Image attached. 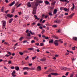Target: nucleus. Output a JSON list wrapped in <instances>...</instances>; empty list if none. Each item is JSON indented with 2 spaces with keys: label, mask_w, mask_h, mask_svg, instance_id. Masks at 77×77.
Masks as SVG:
<instances>
[{
  "label": "nucleus",
  "mask_w": 77,
  "mask_h": 77,
  "mask_svg": "<svg viewBox=\"0 0 77 77\" xmlns=\"http://www.w3.org/2000/svg\"><path fill=\"white\" fill-rule=\"evenodd\" d=\"M53 38H55V39H59V37H58L56 36L55 35H54L53 36Z\"/></svg>",
  "instance_id": "obj_29"
},
{
  "label": "nucleus",
  "mask_w": 77,
  "mask_h": 77,
  "mask_svg": "<svg viewBox=\"0 0 77 77\" xmlns=\"http://www.w3.org/2000/svg\"><path fill=\"white\" fill-rule=\"evenodd\" d=\"M68 74H69V72H67L65 74L67 76V75H68Z\"/></svg>",
  "instance_id": "obj_56"
},
{
  "label": "nucleus",
  "mask_w": 77,
  "mask_h": 77,
  "mask_svg": "<svg viewBox=\"0 0 77 77\" xmlns=\"http://www.w3.org/2000/svg\"><path fill=\"white\" fill-rule=\"evenodd\" d=\"M51 6H52V7H50V9H54V5H53V6H52V5H51Z\"/></svg>",
  "instance_id": "obj_38"
},
{
  "label": "nucleus",
  "mask_w": 77,
  "mask_h": 77,
  "mask_svg": "<svg viewBox=\"0 0 77 77\" xmlns=\"http://www.w3.org/2000/svg\"><path fill=\"white\" fill-rule=\"evenodd\" d=\"M65 15H68V13H65Z\"/></svg>",
  "instance_id": "obj_62"
},
{
  "label": "nucleus",
  "mask_w": 77,
  "mask_h": 77,
  "mask_svg": "<svg viewBox=\"0 0 77 77\" xmlns=\"http://www.w3.org/2000/svg\"><path fill=\"white\" fill-rule=\"evenodd\" d=\"M64 10L66 12H67V11H68V9L65 8H64Z\"/></svg>",
  "instance_id": "obj_40"
},
{
  "label": "nucleus",
  "mask_w": 77,
  "mask_h": 77,
  "mask_svg": "<svg viewBox=\"0 0 77 77\" xmlns=\"http://www.w3.org/2000/svg\"><path fill=\"white\" fill-rule=\"evenodd\" d=\"M74 15V13L72 14H71L69 16H68L67 17V19H71L72 18V17H73Z\"/></svg>",
  "instance_id": "obj_3"
},
{
  "label": "nucleus",
  "mask_w": 77,
  "mask_h": 77,
  "mask_svg": "<svg viewBox=\"0 0 77 77\" xmlns=\"http://www.w3.org/2000/svg\"><path fill=\"white\" fill-rule=\"evenodd\" d=\"M49 15H50V16H52V15H53V14H52L51 12H49Z\"/></svg>",
  "instance_id": "obj_41"
},
{
  "label": "nucleus",
  "mask_w": 77,
  "mask_h": 77,
  "mask_svg": "<svg viewBox=\"0 0 77 77\" xmlns=\"http://www.w3.org/2000/svg\"><path fill=\"white\" fill-rule=\"evenodd\" d=\"M23 39H24V37H22L20 38L19 41H22Z\"/></svg>",
  "instance_id": "obj_27"
},
{
  "label": "nucleus",
  "mask_w": 77,
  "mask_h": 77,
  "mask_svg": "<svg viewBox=\"0 0 77 77\" xmlns=\"http://www.w3.org/2000/svg\"><path fill=\"white\" fill-rule=\"evenodd\" d=\"M46 58L45 57H44L42 59H40V61H43V62H45L46 60Z\"/></svg>",
  "instance_id": "obj_17"
},
{
  "label": "nucleus",
  "mask_w": 77,
  "mask_h": 77,
  "mask_svg": "<svg viewBox=\"0 0 77 77\" xmlns=\"http://www.w3.org/2000/svg\"><path fill=\"white\" fill-rule=\"evenodd\" d=\"M11 69H14V66H12L11 67Z\"/></svg>",
  "instance_id": "obj_54"
},
{
  "label": "nucleus",
  "mask_w": 77,
  "mask_h": 77,
  "mask_svg": "<svg viewBox=\"0 0 77 77\" xmlns=\"http://www.w3.org/2000/svg\"><path fill=\"white\" fill-rule=\"evenodd\" d=\"M27 50H34V49L32 48H28Z\"/></svg>",
  "instance_id": "obj_31"
},
{
  "label": "nucleus",
  "mask_w": 77,
  "mask_h": 77,
  "mask_svg": "<svg viewBox=\"0 0 77 77\" xmlns=\"http://www.w3.org/2000/svg\"><path fill=\"white\" fill-rule=\"evenodd\" d=\"M29 66H32V64H29Z\"/></svg>",
  "instance_id": "obj_59"
},
{
  "label": "nucleus",
  "mask_w": 77,
  "mask_h": 77,
  "mask_svg": "<svg viewBox=\"0 0 77 77\" xmlns=\"http://www.w3.org/2000/svg\"><path fill=\"white\" fill-rule=\"evenodd\" d=\"M27 6L29 7V8H30L32 6V5L30 4V2H28V3L27 5Z\"/></svg>",
  "instance_id": "obj_8"
},
{
  "label": "nucleus",
  "mask_w": 77,
  "mask_h": 77,
  "mask_svg": "<svg viewBox=\"0 0 77 77\" xmlns=\"http://www.w3.org/2000/svg\"><path fill=\"white\" fill-rule=\"evenodd\" d=\"M29 33H31V35H35V33L33 32L32 33V31H31V30L29 31Z\"/></svg>",
  "instance_id": "obj_25"
},
{
  "label": "nucleus",
  "mask_w": 77,
  "mask_h": 77,
  "mask_svg": "<svg viewBox=\"0 0 77 77\" xmlns=\"http://www.w3.org/2000/svg\"><path fill=\"white\" fill-rule=\"evenodd\" d=\"M38 3H43V1H40L38 2Z\"/></svg>",
  "instance_id": "obj_47"
},
{
  "label": "nucleus",
  "mask_w": 77,
  "mask_h": 77,
  "mask_svg": "<svg viewBox=\"0 0 77 77\" xmlns=\"http://www.w3.org/2000/svg\"><path fill=\"white\" fill-rule=\"evenodd\" d=\"M60 20H56L54 21V23H60Z\"/></svg>",
  "instance_id": "obj_4"
},
{
  "label": "nucleus",
  "mask_w": 77,
  "mask_h": 77,
  "mask_svg": "<svg viewBox=\"0 0 77 77\" xmlns=\"http://www.w3.org/2000/svg\"><path fill=\"white\" fill-rule=\"evenodd\" d=\"M12 21H13V18L11 19L9 21V23H11Z\"/></svg>",
  "instance_id": "obj_26"
},
{
  "label": "nucleus",
  "mask_w": 77,
  "mask_h": 77,
  "mask_svg": "<svg viewBox=\"0 0 77 77\" xmlns=\"http://www.w3.org/2000/svg\"><path fill=\"white\" fill-rule=\"evenodd\" d=\"M72 7L71 8V11H73V9H74L75 8V5H74V3L72 4Z\"/></svg>",
  "instance_id": "obj_10"
},
{
  "label": "nucleus",
  "mask_w": 77,
  "mask_h": 77,
  "mask_svg": "<svg viewBox=\"0 0 77 77\" xmlns=\"http://www.w3.org/2000/svg\"><path fill=\"white\" fill-rule=\"evenodd\" d=\"M51 72V69H49L48 70L45 72L46 74H48V72Z\"/></svg>",
  "instance_id": "obj_9"
},
{
  "label": "nucleus",
  "mask_w": 77,
  "mask_h": 77,
  "mask_svg": "<svg viewBox=\"0 0 77 77\" xmlns=\"http://www.w3.org/2000/svg\"><path fill=\"white\" fill-rule=\"evenodd\" d=\"M36 58V56H35L34 57H33L32 58V60H34V59H35Z\"/></svg>",
  "instance_id": "obj_33"
},
{
  "label": "nucleus",
  "mask_w": 77,
  "mask_h": 77,
  "mask_svg": "<svg viewBox=\"0 0 77 77\" xmlns=\"http://www.w3.org/2000/svg\"><path fill=\"white\" fill-rule=\"evenodd\" d=\"M6 26L5 25H2V27L3 29H5V27Z\"/></svg>",
  "instance_id": "obj_49"
},
{
  "label": "nucleus",
  "mask_w": 77,
  "mask_h": 77,
  "mask_svg": "<svg viewBox=\"0 0 77 77\" xmlns=\"http://www.w3.org/2000/svg\"><path fill=\"white\" fill-rule=\"evenodd\" d=\"M35 69H36L35 68H29V69H30V70H35Z\"/></svg>",
  "instance_id": "obj_23"
},
{
  "label": "nucleus",
  "mask_w": 77,
  "mask_h": 77,
  "mask_svg": "<svg viewBox=\"0 0 77 77\" xmlns=\"http://www.w3.org/2000/svg\"><path fill=\"white\" fill-rule=\"evenodd\" d=\"M73 40L74 41H77V37H73L72 38Z\"/></svg>",
  "instance_id": "obj_20"
},
{
  "label": "nucleus",
  "mask_w": 77,
  "mask_h": 77,
  "mask_svg": "<svg viewBox=\"0 0 77 77\" xmlns=\"http://www.w3.org/2000/svg\"><path fill=\"white\" fill-rule=\"evenodd\" d=\"M14 68L16 71H19V70H20V67L18 66H15V67Z\"/></svg>",
  "instance_id": "obj_14"
},
{
  "label": "nucleus",
  "mask_w": 77,
  "mask_h": 77,
  "mask_svg": "<svg viewBox=\"0 0 77 77\" xmlns=\"http://www.w3.org/2000/svg\"><path fill=\"white\" fill-rule=\"evenodd\" d=\"M33 8V11L32 12V14L33 15H35L36 14V7L35 6H32Z\"/></svg>",
  "instance_id": "obj_1"
},
{
  "label": "nucleus",
  "mask_w": 77,
  "mask_h": 77,
  "mask_svg": "<svg viewBox=\"0 0 77 77\" xmlns=\"http://www.w3.org/2000/svg\"><path fill=\"white\" fill-rule=\"evenodd\" d=\"M16 72H15V71L14 70L13 71V72L12 73V76H13V77H16L17 75H15Z\"/></svg>",
  "instance_id": "obj_6"
},
{
  "label": "nucleus",
  "mask_w": 77,
  "mask_h": 77,
  "mask_svg": "<svg viewBox=\"0 0 77 77\" xmlns=\"http://www.w3.org/2000/svg\"><path fill=\"white\" fill-rule=\"evenodd\" d=\"M27 42V41L25 40L23 42V43H26V42Z\"/></svg>",
  "instance_id": "obj_53"
},
{
  "label": "nucleus",
  "mask_w": 77,
  "mask_h": 77,
  "mask_svg": "<svg viewBox=\"0 0 77 77\" xmlns=\"http://www.w3.org/2000/svg\"><path fill=\"white\" fill-rule=\"evenodd\" d=\"M69 53L68 52H66L65 54V56H68V55H69Z\"/></svg>",
  "instance_id": "obj_37"
},
{
  "label": "nucleus",
  "mask_w": 77,
  "mask_h": 77,
  "mask_svg": "<svg viewBox=\"0 0 77 77\" xmlns=\"http://www.w3.org/2000/svg\"><path fill=\"white\" fill-rule=\"evenodd\" d=\"M48 77H51V74H49L48 75Z\"/></svg>",
  "instance_id": "obj_64"
},
{
  "label": "nucleus",
  "mask_w": 77,
  "mask_h": 77,
  "mask_svg": "<svg viewBox=\"0 0 77 77\" xmlns=\"http://www.w3.org/2000/svg\"><path fill=\"white\" fill-rule=\"evenodd\" d=\"M23 70H29V68L28 67H24L23 68Z\"/></svg>",
  "instance_id": "obj_16"
},
{
  "label": "nucleus",
  "mask_w": 77,
  "mask_h": 77,
  "mask_svg": "<svg viewBox=\"0 0 77 77\" xmlns=\"http://www.w3.org/2000/svg\"><path fill=\"white\" fill-rule=\"evenodd\" d=\"M54 41V40H53V39L50 40L49 41V43L50 44V43H53V42Z\"/></svg>",
  "instance_id": "obj_22"
},
{
  "label": "nucleus",
  "mask_w": 77,
  "mask_h": 77,
  "mask_svg": "<svg viewBox=\"0 0 77 77\" xmlns=\"http://www.w3.org/2000/svg\"><path fill=\"white\" fill-rule=\"evenodd\" d=\"M54 44L55 45L56 47L59 46V40H55L54 41Z\"/></svg>",
  "instance_id": "obj_2"
},
{
  "label": "nucleus",
  "mask_w": 77,
  "mask_h": 77,
  "mask_svg": "<svg viewBox=\"0 0 77 77\" xmlns=\"http://www.w3.org/2000/svg\"><path fill=\"white\" fill-rule=\"evenodd\" d=\"M44 32H45V30L43 29L42 30V33H44Z\"/></svg>",
  "instance_id": "obj_63"
},
{
  "label": "nucleus",
  "mask_w": 77,
  "mask_h": 77,
  "mask_svg": "<svg viewBox=\"0 0 77 77\" xmlns=\"http://www.w3.org/2000/svg\"><path fill=\"white\" fill-rule=\"evenodd\" d=\"M8 54H9L10 55H11L12 54L11 53V52H8Z\"/></svg>",
  "instance_id": "obj_61"
},
{
  "label": "nucleus",
  "mask_w": 77,
  "mask_h": 77,
  "mask_svg": "<svg viewBox=\"0 0 77 77\" xmlns=\"http://www.w3.org/2000/svg\"><path fill=\"white\" fill-rule=\"evenodd\" d=\"M5 56L6 57H9V56H10V55L8 54H6Z\"/></svg>",
  "instance_id": "obj_60"
},
{
  "label": "nucleus",
  "mask_w": 77,
  "mask_h": 77,
  "mask_svg": "<svg viewBox=\"0 0 77 77\" xmlns=\"http://www.w3.org/2000/svg\"><path fill=\"white\" fill-rule=\"evenodd\" d=\"M14 11H15V9H13L12 10V13H13V12H14Z\"/></svg>",
  "instance_id": "obj_51"
},
{
  "label": "nucleus",
  "mask_w": 77,
  "mask_h": 77,
  "mask_svg": "<svg viewBox=\"0 0 77 77\" xmlns=\"http://www.w3.org/2000/svg\"><path fill=\"white\" fill-rule=\"evenodd\" d=\"M66 2L67 3H68L69 1H68V0H64V2Z\"/></svg>",
  "instance_id": "obj_32"
},
{
  "label": "nucleus",
  "mask_w": 77,
  "mask_h": 77,
  "mask_svg": "<svg viewBox=\"0 0 77 77\" xmlns=\"http://www.w3.org/2000/svg\"><path fill=\"white\" fill-rule=\"evenodd\" d=\"M8 63H9V64H11V63H12V61H11V60H9L8 61Z\"/></svg>",
  "instance_id": "obj_48"
},
{
  "label": "nucleus",
  "mask_w": 77,
  "mask_h": 77,
  "mask_svg": "<svg viewBox=\"0 0 77 77\" xmlns=\"http://www.w3.org/2000/svg\"><path fill=\"white\" fill-rule=\"evenodd\" d=\"M21 4H20L19 5H18V6L17 7V8H18L19 7H20V6H21Z\"/></svg>",
  "instance_id": "obj_50"
},
{
  "label": "nucleus",
  "mask_w": 77,
  "mask_h": 77,
  "mask_svg": "<svg viewBox=\"0 0 77 77\" xmlns=\"http://www.w3.org/2000/svg\"><path fill=\"white\" fill-rule=\"evenodd\" d=\"M19 54H20V55H21V56H22L23 55L24 53L23 52H19Z\"/></svg>",
  "instance_id": "obj_39"
},
{
  "label": "nucleus",
  "mask_w": 77,
  "mask_h": 77,
  "mask_svg": "<svg viewBox=\"0 0 77 77\" xmlns=\"http://www.w3.org/2000/svg\"><path fill=\"white\" fill-rule=\"evenodd\" d=\"M9 11V10H7L5 11V14H8V12Z\"/></svg>",
  "instance_id": "obj_55"
},
{
  "label": "nucleus",
  "mask_w": 77,
  "mask_h": 77,
  "mask_svg": "<svg viewBox=\"0 0 77 77\" xmlns=\"http://www.w3.org/2000/svg\"><path fill=\"white\" fill-rule=\"evenodd\" d=\"M50 1H51V0H49ZM52 3H51V6H54L55 4H56V1H54V0H52Z\"/></svg>",
  "instance_id": "obj_5"
},
{
  "label": "nucleus",
  "mask_w": 77,
  "mask_h": 77,
  "mask_svg": "<svg viewBox=\"0 0 77 77\" xmlns=\"http://www.w3.org/2000/svg\"><path fill=\"white\" fill-rule=\"evenodd\" d=\"M24 75H26V74H27L28 73L27 72H25L24 73Z\"/></svg>",
  "instance_id": "obj_58"
},
{
  "label": "nucleus",
  "mask_w": 77,
  "mask_h": 77,
  "mask_svg": "<svg viewBox=\"0 0 77 77\" xmlns=\"http://www.w3.org/2000/svg\"><path fill=\"white\" fill-rule=\"evenodd\" d=\"M35 41L33 40H32L31 41V43L32 44H33V43H35Z\"/></svg>",
  "instance_id": "obj_44"
},
{
  "label": "nucleus",
  "mask_w": 77,
  "mask_h": 77,
  "mask_svg": "<svg viewBox=\"0 0 77 77\" xmlns=\"http://www.w3.org/2000/svg\"><path fill=\"white\" fill-rule=\"evenodd\" d=\"M15 1H13L9 5V6H12L15 4Z\"/></svg>",
  "instance_id": "obj_11"
},
{
  "label": "nucleus",
  "mask_w": 77,
  "mask_h": 77,
  "mask_svg": "<svg viewBox=\"0 0 77 77\" xmlns=\"http://www.w3.org/2000/svg\"><path fill=\"white\" fill-rule=\"evenodd\" d=\"M26 36H30V34L29 32H28V33L26 34Z\"/></svg>",
  "instance_id": "obj_30"
},
{
  "label": "nucleus",
  "mask_w": 77,
  "mask_h": 77,
  "mask_svg": "<svg viewBox=\"0 0 77 77\" xmlns=\"http://www.w3.org/2000/svg\"><path fill=\"white\" fill-rule=\"evenodd\" d=\"M2 26H6V21H2Z\"/></svg>",
  "instance_id": "obj_12"
},
{
  "label": "nucleus",
  "mask_w": 77,
  "mask_h": 77,
  "mask_svg": "<svg viewBox=\"0 0 77 77\" xmlns=\"http://www.w3.org/2000/svg\"><path fill=\"white\" fill-rule=\"evenodd\" d=\"M44 43H40V46H44Z\"/></svg>",
  "instance_id": "obj_42"
},
{
  "label": "nucleus",
  "mask_w": 77,
  "mask_h": 77,
  "mask_svg": "<svg viewBox=\"0 0 77 77\" xmlns=\"http://www.w3.org/2000/svg\"><path fill=\"white\" fill-rule=\"evenodd\" d=\"M35 5L36 6H38L39 5V1H36V2H35Z\"/></svg>",
  "instance_id": "obj_18"
},
{
  "label": "nucleus",
  "mask_w": 77,
  "mask_h": 77,
  "mask_svg": "<svg viewBox=\"0 0 77 77\" xmlns=\"http://www.w3.org/2000/svg\"><path fill=\"white\" fill-rule=\"evenodd\" d=\"M35 45H37V46H38V45H39V43H36L35 44Z\"/></svg>",
  "instance_id": "obj_45"
},
{
  "label": "nucleus",
  "mask_w": 77,
  "mask_h": 77,
  "mask_svg": "<svg viewBox=\"0 0 77 77\" xmlns=\"http://www.w3.org/2000/svg\"><path fill=\"white\" fill-rule=\"evenodd\" d=\"M4 10H5V8H4V7H2L1 9V12H4Z\"/></svg>",
  "instance_id": "obj_19"
},
{
  "label": "nucleus",
  "mask_w": 77,
  "mask_h": 77,
  "mask_svg": "<svg viewBox=\"0 0 77 77\" xmlns=\"http://www.w3.org/2000/svg\"><path fill=\"white\" fill-rule=\"evenodd\" d=\"M34 18L35 19H36L37 20H39V18H38V17L36 15H34Z\"/></svg>",
  "instance_id": "obj_24"
},
{
  "label": "nucleus",
  "mask_w": 77,
  "mask_h": 77,
  "mask_svg": "<svg viewBox=\"0 0 77 77\" xmlns=\"http://www.w3.org/2000/svg\"><path fill=\"white\" fill-rule=\"evenodd\" d=\"M51 75H58V74L57 73H51Z\"/></svg>",
  "instance_id": "obj_15"
},
{
  "label": "nucleus",
  "mask_w": 77,
  "mask_h": 77,
  "mask_svg": "<svg viewBox=\"0 0 77 77\" xmlns=\"http://www.w3.org/2000/svg\"><path fill=\"white\" fill-rule=\"evenodd\" d=\"M7 17L8 18H12L13 17V15L12 14L10 15V14H8L7 15Z\"/></svg>",
  "instance_id": "obj_13"
},
{
  "label": "nucleus",
  "mask_w": 77,
  "mask_h": 77,
  "mask_svg": "<svg viewBox=\"0 0 77 77\" xmlns=\"http://www.w3.org/2000/svg\"><path fill=\"white\" fill-rule=\"evenodd\" d=\"M53 27H57V25H53L52 26Z\"/></svg>",
  "instance_id": "obj_52"
},
{
  "label": "nucleus",
  "mask_w": 77,
  "mask_h": 77,
  "mask_svg": "<svg viewBox=\"0 0 77 77\" xmlns=\"http://www.w3.org/2000/svg\"><path fill=\"white\" fill-rule=\"evenodd\" d=\"M25 60H27L29 59V56H27L25 58Z\"/></svg>",
  "instance_id": "obj_43"
},
{
  "label": "nucleus",
  "mask_w": 77,
  "mask_h": 77,
  "mask_svg": "<svg viewBox=\"0 0 77 77\" xmlns=\"http://www.w3.org/2000/svg\"><path fill=\"white\" fill-rule=\"evenodd\" d=\"M75 47H72V49L73 50H75Z\"/></svg>",
  "instance_id": "obj_57"
},
{
  "label": "nucleus",
  "mask_w": 77,
  "mask_h": 77,
  "mask_svg": "<svg viewBox=\"0 0 77 77\" xmlns=\"http://www.w3.org/2000/svg\"><path fill=\"white\" fill-rule=\"evenodd\" d=\"M45 3L46 4V5H48V4H49V2H48V1H46L45 2Z\"/></svg>",
  "instance_id": "obj_36"
},
{
  "label": "nucleus",
  "mask_w": 77,
  "mask_h": 77,
  "mask_svg": "<svg viewBox=\"0 0 77 77\" xmlns=\"http://www.w3.org/2000/svg\"><path fill=\"white\" fill-rule=\"evenodd\" d=\"M61 30L60 29H59L58 30V31L57 32V33H60V32Z\"/></svg>",
  "instance_id": "obj_34"
},
{
  "label": "nucleus",
  "mask_w": 77,
  "mask_h": 77,
  "mask_svg": "<svg viewBox=\"0 0 77 77\" xmlns=\"http://www.w3.org/2000/svg\"><path fill=\"white\" fill-rule=\"evenodd\" d=\"M37 70L38 71H41V67L40 66H38L37 68Z\"/></svg>",
  "instance_id": "obj_7"
},
{
  "label": "nucleus",
  "mask_w": 77,
  "mask_h": 77,
  "mask_svg": "<svg viewBox=\"0 0 77 77\" xmlns=\"http://www.w3.org/2000/svg\"><path fill=\"white\" fill-rule=\"evenodd\" d=\"M58 42L59 41V42H60V43H63V41H62L61 39H59V40H58Z\"/></svg>",
  "instance_id": "obj_35"
},
{
  "label": "nucleus",
  "mask_w": 77,
  "mask_h": 77,
  "mask_svg": "<svg viewBox=\"0 0 77 77\" xmlns=\"http://www.w3.org/2000/svg\"><path fill=\"white\" fill-rule=\"evenodd\" d=\"M56 13H57V9H55L54 10V12H53V14H56Z\"/></svg>",
  "instance_id": "obj_21"
},
{
  "label": "nucleus",
  "mask_w": 77,
  "mask_h": 77,
  "mask_svg": "<svg viewBox=\"0 0 77 77\" xmlns=\"http://www.w3.org/2000/svg\"><path fill=\"white\" fill-rule=\"evenodd\" d=\"M18 4H19V2H17V3H16L15 4V6H17Z\"/></svg>",
  "instance_id": "obj_46"
},
{
  "label": "nucleus",
  "mask_w": 77,
  "mask_h": 77,
  "mask_svg": "<svg viewBox=\"0 0 77 77\" xmlns=\"http://www.w3.org/2000/svg\"><path fill=\"white\" fill-rule=\"evenodd\" d=\"M75 60H76V58H72V62H73L74 61H75Z\"/></svg>",
  "instance_id": "obj_28"
}]
</instances>
